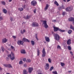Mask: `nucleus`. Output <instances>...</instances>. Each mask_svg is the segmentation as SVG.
<instances>
[{"mask_svg":"<svg viewBox=\"0 0 74 74\" xmlns=\"http://www.w3.org/2000/svg\"><path fill=\"white\" fill-rule=\"evenodd\" d=\"M54 28V32H57V31H59L60 32H64L65 30H62L59 28V27H53Z\"/></svg>","mask_w":74,"mask_h":74,"instance_id":"obj_1","label":"nucleus"},{"mask_svg":"<svg viewBox=\"0 0 74 74\" xmlns=\"http://www.w3.org/2000/svg\"><path fill=\"white\" fill-rule=\"evenodd\" d=\"M10 56V59L12 60H13L15 59V56L14 54L12 53H11L10 54H9Z\"/></svg>","mask_w":74,"mask_h":74,"instance_id":"obj_2","label":"nucleus"},{"mask_svg":"<svg viewBox=\"0 0 74 74\" xmlns=\"http://www.w3.org/2000/svg\"><path fill=\"white\" fill-rule=\"evenodd\" d=\"M55 34L54 37L55 38V40H57V41H58V40L60 39V36H59V35L58 34Z\"/></svg>","mask_w":74,"mask_h":74,"instance_id":"obj_3","label":"nucleus"},{"mask_svg":"<svg viewBox=\"0 0 74 74\" xmlns=\"http://www.w3.org/2000/svg\"><path fill=\"white\" fill-rule=\"evenodd\" d=\"M32 27H38L39 26L38 23L36 22H33L32 24Z\"/></svg>","mask_w":74,"mask_h":74,"instance_id":"obj_4","label":"nucleus"},{"mask_svg":"<svg viewBox=\"0 0 74 74\" xmlns=\"http://www.w3.org/2000/svg\"><path fill=\"white\" fill-rule=\"evenodd\" d=\"M31 4L32 5L35 6L37 4V2L34 0L33 1L31 2Z\"/></svg>","mask_w":74,"mask_h":74,"instance_id":"obj_5","label":"nucleus"},{"mask_svg":"<svg viewBox=\"0 0 74 74\" xmlns=\"http://www.w3.org/2000/svg\"><path fill=\"white\" fill-rule=\"evenodd\" d=\"M66 11H67L68 12H69L70 11H71L72 10H73V8H70V7H68L66 8L65 9Z\"/></svg>","mask_w":74,"mask_h":74,"instance_id":"obj_6","label":"nucleus"},{"mask_svg":"<svg viewBox=\"0 0 74 74\" xmlns=\"http://www.w3.org/2000/svg\"><path fill=\"white\" fill-rule=\"evenodd\" d=\"M17 43L19 45H23V42L22 40H18Z\"/></svg>","mask_w":74,"mask_h":74,"instance_id":"obj_7","label":"nucleus"},{"mask_svg":"<svg viewBox=\"0 0 74 74\" xmlns=\"http://www.w3.org/2000/svg\"><path fill=\"white\" fill-rule=\"evenodd\" d=\"M49 64L48 63L46 64L45 65V66H44L45 70H47L49 69Z\"/></svg>","mask_w":74,"mask_h":74,"instance_id":"obj_8","label":"nucleus"},{"mask_svg":"<svg viewBox=\"0 0 74 74\" xmlns=\"http://www.w3.org/2000/svg\"><path fill=\"white\" fill-rule=\"evenodd\" d=\"M42 57H45V54H46V53H45V49L44 48H43L42 50Z\"/></svg>","mask_w":74,"mask_h":74,"instance_id":"obj_9","label":"nucleus"},{"mask_svg":"<svg viewBox=\"0 0 74 74\" xmlns=\"http://www.w3.org/2000/svg\"><path fill=\"white\" fill-rule=\"evenodd\" d=\"M22 41L23 42V43L24 42H30V40L25 38H23L22 40Z\"/></svg>","mask_w":74,"mask_h":74,"instance_id":"obj_10","label":"nucleus"},{"mask_svg":"<svg viewBox=\"0 0 74 74\" xmlns=\"http://www.w3.org/2000/svg\"><path fill=\"white\" fill-rule=\"evenodd\" d=\"M33 68L31 67H29V68L28 69V71H29V73H32V71H33Z\"/></svg>","mask_w":74,"mask_h":74,"instance_id":"obj_11","label":"nucleus"},{"mask_svg":"<svg viewBox=\"0 0 74 74\" xmlns=\"http://www.w3.org/2000/svg\"><path fill=\"white\" fill-rule=\"evenodd\" d=\"M30 18V16L28 15H27V16H26V17L24 16V19H25L26 20V19H29Z\"/></svg>","mask_w":74,"mask_h":74,"instance_id":"obj_12","label":"nucleus"},{"mask_svg":"<svg viewBox=\"0 0 74 74\" xmlns=\"http://www.w3.org/2000/svg\"><path fill=\"white\" fill-rule=\"evenodd\" d=\"M45 39L46 41H47V42H49L50 40L49 37L45 36Z\"/></svg>","mask_w":74,"mask_h":74,"instance_id":"obj_13","label":"nucleus"},{"mask_svg":"<svg viewBox=\"0 0 74 74\" xmlns=\"http://www.w3.org/2000/svg\"><path fill=\"white\" fill-rule=\"evenodd\" d=\"M67 44L68 45H70L71 44V40L69 39L67 42Z\"/></svg>","mask_w":74,"mask_h":74,"instance_id":"obj_14","label":"nucleus"},{"mask_svg":"<svg viewBox=\"0 0 74 74\" xmlns=\"http://www.w3.org/2000/svg\"><path fill=\"white\" fill-rule=\"evenodd\" d=\"M7 39L6 38H3L2 39V42H3L4 43H5L7 42Z\"/></svg>","mask_w":74,"mask_h":74,"instance_id":"obj_15","label":"nucleus"},{"mask_svg":"<svg viewBox=\"0 0 74 74\" xmlns=\"http://www.w3.org/2000/svg\"><path fill=\"white\" fill-rule=\"evenodd\" d=\"M25 32L26 30H25V29H23V31L22 30H21V34H24V33H25Z\"/></svg>","mask_w":74,"mask_h":74,"instance_id":"obj_16","label":"nucleus"},{"mask_svg":"<svg viewBox=\"0 0 74 74\" xmlns=\"http://www.w3.org/2000/svg\"><path fill=\"white\" fill-rule=\"evenodd\" d=\"M10 55H8V57H7L6 58V60L7 61H8L9 59H10Z\"/></svg>","mask_w":74,"mask_h":74,"instance_id":"obj_17","label":"nucleus"},{"mask_svg":"<svg viewBox=\"0 0 74 74\" xmlns=\"http://www.w3.org/2000/svg\"><path fill=\"white\" fill-rule=\"evenodd\" d=\"M23 74H27V72L26 70L25 69L23 70Z\"/></svg>","mask_w":74,"mask_h":74,"instance_id":"obj_18","label":"nucleus"},{"mask_svg":"<svg viewBox=\"0 0 74 74\" xmlns=\"http://www.w3.org/2000/svg\"><path fill=\"white\" fill-rule=\"evenodd\" d=\"M21 53H26V52L25 50H21Z\"/></svg>","mask_w":74,"mask_h":74,"instance_id":"obj_19","label":"nucleus"},{"mask_svg":"<svg viewBox=\"0 0 74 74\" xmlns=\"http://www.w3.org/2000/svg\"><path fill=\"white\" fill-rule=\"evenodd\" d=\"M48 7H49V5H48V4H47L46 5V7L45 8V10H48Z\"/></svg>","mask_w":74,"mask_h":74,"instance_id":"obj_20","label":"nucleus"},{"mask_svg":"<svg viewBox=\"0 0 74 74\" xmlns=\"http://www.w3.org/2000/svg\"><path fill=\"white\" fill-rule=\"evenodd\" d=\"M3 12L4 13V14H6V13H7V10H6V9H3Z\"/></svg>","mask_w":74,"mask_h":74,"instance_id":"obj_21","label":"nucleus"},{"mask_svg":"<svg viewBox=\"0 0 74 74\" xmlns=\"http://www.w3.org/2000/svg\"><path fill=\"white\" fill-rule=\"evenodd\" d=\"M35 37L36 39H37V41H38V38H37V33L35 34Z\"/></svg>","mask_w":74,"mask_h":74,"instance_id":"obj_22","label":"nucleus"},{"mask_svg":"<svg viewBox=\"0 0 74 74\" xmlns=\"http://www.w3.org/2000/svg\"><path fill=\"white\" fill-rule=\"evenodd\" d=\"M18 10L20 11H22L23 10V8H18Z\"/></svg>","mask_w":74,"mask_h":74,"instance_id":"obj_23","label":"nucleus"},{"mask_svg":"<svg viewBox=\"0 0 74 74\" xmlns=\"http://www.w3.org/2000/svg\"><path fill=\"white\" fill-rule=\"evenodd\" d=\"M37 55L38 56H39L40 55V50L38 49H37Z\"/></svg>","mask_w":74,"mask_h":74,"instance_id":"obj_24","label":"nucleus"},{"mask_svg":"<svg viewBox=\"0 0 74 74\" xmlns=\"http://www.w3.org/2000/svg\"><path fill=\"white\" fill-rule=\"evenodd\" d=\"M1 49H2V51L3 52L5 50V49H4V47L2 46L1 47Z\"/></svg>","mask_w":74,"mask_h":74,"instance_id":"obj_25","label":"nucleus"},{"mask_svg":"<svg viewBox=\"0 0 74 74\" xmlns=\"http://www.w3.org/2000/svg\"><path fill=\"white\" fill-rule=\"evenodd\" d=\"M72 30H71V29H69L68 31V33L69 34H70L71 33H72Z\"/></svg>","mask_w":74,"mask_h":74,"instance_id":"obj_26","label":"nucleus"},{"mask_svg":"<svg viewBox=\"0 0 74 74\" xmlns=\"http://www.w3.org/2000/svg\"><path fill=\"white\" fill-rule=\"evenodd\" d=\"M8 67L9 68H12V66H11V65L10 64H8Z\"/></svg>","mask_w":74,"mask_h":74,"instance_id":"obj_27","label":"nucleus"},{"mask_svg":"<svg viewBox=\"0 0 74 74\" xmlns=\"http://www.w3.org/2000/svg\"><path fill=\"white\" fill-rule=\"evenodd\" d=\"M42 21L43 22V24H44V25H45L46 24H47L46 21Z\"/></svg>","mask_w":74,"mask_h":74,"instance_id":"obj_28","label":"nucleus"},{"mask_svg":"<svg viewBox=\"0 0 74 74\" xmlns=\"http://www.w3.org/2000/svg\"><path fill=\"white\" fill-rule=\"evenodd\" d=\"M68 48L69 50V51H71V47H70V46H68Z\"/></svg>","mask_w":74,"mask_h":74,"instance_id":"obj_29","label":"nucleus"},{"mask_svg":"<svg viewBox=\"0 0 74 74\" xmlns=\"http://www.w3.org/2000/svg\"><path fill=\"white\" fill-rule=\"evenodd\" d=\"M44 26H45V28H47V27H48V26L47 25V24H45Z\"/></svg>","mask_w":74,"mask_h":74,"instance_id":"obj_30","label":"nucleus"},{"mask_svg":"<svg viewBox=\"0 0 74 74\" xmlns=\"http://www.w3.org/2000/svg\"><path fill=\"white\" fill-rule=\"evenodd\" d=\"M54 3L57 6H58V5H59V4L58 3V2H57V1H55L54 2Z\"/></svg>","mask_w":74,"mask_h":74,"instance_id":"obj_31","label":"nucleus"},{"mask_svg":"<svg viewBox=\"0 0 74 74\" xmlns=\"http://www.w3.org/2000/svg\"><path fill=\"white\" fill-rule=\"evenodd\" d=\"M31 42L32 45H34V41L32 40Z\"/></svg>","mask_w":74,"mask_h":74,"instance_id":"obj_32","label":"nucleus"},{"mask_svg":"<svg viewBox=\"0 0 74 74\" xmlns=\"http://www.w3.org/2000/svg\"><path fill=\"white\" fill-rule=\"evenodd\" d=\"M52 73L54 74H58V73L56 71H53Z\"/></svg>","mask_w":74,"mask_h":74,"instance_id":"obj_33","label":"nucleus"},{"mask_svg":"<svg viewBox=\"0 0 74 74\" xmlns=\"http://www.w3.org/2000/svg\"><path fill=\"white\" fill-rule=\"evenodd\" d=\"M61 66H62V67H63V66H64V63H62V62H61Z\"/></svg>","mask_w":74,"mask_h":74,"instance_id":"obj_34","label":"nucleus"},{"mask_svg":"<svg viewBox=\"0 0 74 74\" xmlns=\"http://www.w3.org/2000/svg\"><path fill=\"white\" fill-rule=\"evenodd\" d=\"M53 69V66L51 67L50 69V71H52Z\"/></svg>","mask_w":74,"mask_h":74,"instance_id":"obj_35","label":"nucleus"},{"mask_svg":"<svg viewBox=\"0 0 74 74\" xmlns=\"http://www.w3.org/2000/svg\"><path fill=\"white\" fill-rule=\"evenodd\" d=\"M19 64H23V62L22 61H20L19 62Z\"/></svg>","mask_w":74,"mask_h":74,"instance_id":"obj_36","label":"nucleus"},{"mask_svg":"<svg viewBox=\"0 0 74 74\" xmlns=\"http://www.w3.org/2000/svg\"><path fill=\"white\" fill-rule=\"evenodd\" d=\"M1 3L2 4H3V5H5V2L4 1H3L1 2Z\"/></svg>","mask_w":74,"mask_h":74,"instance_id":"obj_37","label":"nucleus"},{"mask_svg":"<svg viewBox=\"0 0 74 74\" xmlns=\"http://www.w3.org/2000/svg\"><path fill=\"white\" fill-rule=\"evenodd\" d=\"M3 18L2 16H0V21H2V20H3Z\"/></svg>","mask_w":74,"mask_h":74,"instance_id":"obj_38","label":"nucleus"},{"mask_svg":"<svg viewBox=\"0 0 74 74\" xmlns=\"http://www.w3.org/2000/svg\"><path fill=\"white\" fill-rule=\"evenodd\" d=\"M10 20L11 22H12V21H13V18L11 17H10Z\"/></svg>","mask_w":74,"mask_h":74,"instance_id":"obj_39","label":"nucleus"},{"mask_svg":"<svg viewBox=\"0 0 74 74\" xmlns=\"http://www.w3.org/2000/svg\"><path fill=\"white\" fill-rule=\"evenodd\" d=\"M58 10H59V11H60V10H62V9L61 7H58Z\"/></svg>","mask_w":74,"mask_h":74,"instance_id":"obj_40","label":"nucleus"},{"mask_svg":"<svg viewBox=\"0 0 74 74\" xmlns=\"http://www.w3.org/2000/svg\"><path fill=\"white\" fill-rule=\"evenodd\" d=\"M27 62H31V61L30 60V59H28L27 60Z\"/></svg>","mask_w":74,"mask_h":74,"instance_id":"obj_41","label":"nucleus"},{"mask_svg":"<svg viewBox=\"0 0 74 74\" xmlns=\"http://www.w3.org/2000/svg\"><path fill=\"white\" fill-rule=\"evenodd\" d=\"M48 60L49 63H51V59L50 58H49L48 59Z\"/></svg>","mask_w":74,"mask_h":74,"instance_id":"obj_42","label":"nucleus"},{"mask_svg":"<svg viewBox=\"0 0 74 74\" xmlns=\"http://www.w3.org/2000/svg\"><path fill=\"white\" fill-rule=\"evenodd\" d=\"M3 66L5 67H8V64H3Z\"/></svg>","mask_w":74,"mask_h":74,"instance_id":"obj_43","label":"nucleus"},{"mask_svg":"<svg viewBox=\"0 0 74 74\" xmlns=\"http://www.w3.org/2000/svg\"><path fill=\"white\" fill-rule=\"evenodd\" d=\"M65 14H66V12H62V15H64V16L65 15Z\"/></svg>","mask_w":74,"mask_h":74,"instance_id":"obj_44","label":"nucleus"},{"mask_svg":"<svg viewBox=\"0 0 74 74\" xmlns=\"http://www.w3.org/2000/svg\"><path fill=\"white\" fill-rule=\"evenodd\" d=\"M61 7L62 8V9H64V8H64V6L63 5H62V6H61Z\"/></svg>","mask_w":74,"mask_h":74,"instance_id":"obj_45","label":"nucleus"},{"mask_svg":"<svg viewBox=\"0 0 74 74\" xmlns=\"http://www.w3.org/2000/svg\"><path fill=\"white\" fill-rule=\"evenodd\" d=\"M60 46L59 45H58L57 46V48H58V49H60L61 48Z\"/></svg>","mask_w":74,"mask_h":74,"instance_id":"obj_46","label":"nucleus"},{"mask_svg":"<svg viewBox=\"0 0 74 74\" xmlns=\"http://www.w3.org/2000/svg\"><path fill=\"white\" fill-rule=\"evenodd\" d=\"M24 66L25 67H27V65L26 64H24Z\"/></svg>","mask_w":74,"mask_h":74,"instance_id":"obj_47","label":"nucleus"},{"mask_svg":"<svg viewBox=\"0 0 74 74\" xmlns=\"http://www.w3.org/2000/svg\"><path fill=\"white\" fill-rule=\"evenodd\" d=\"M11 49H14V47L13 46H11Z\"/></svg>","mask_w":74,"mask_h":74,"instance_id":"obj_48","label":"nucleus"},{"mask_svg":"<svg viewBox=\"0 0 74 74\" xmlns=\"http://www.w3.org/2000/svg\"><path fill=\"white\" fill-rule=\"evenodd\" d=\"M23 60L24 61V62H25L26 60V58H24L23 59Z\"/></svg>","mask_w":74,"mask_h":74,"instance_id":"obj_49","label":"nucleus"},{"mask_svg":"<svg viewBox=\"0 0 74 74\" xmlns=\"http://www.w3.org/2000/svg\"><path fill=\"white\" fill-rule=\"evenodd\" d=\"M52 21L53 22H56V20H52Z\"/></svg>","mask_w":74,"mask_h":74,"instance_id":"obj_50","label":"nucleus"},{"mask_svg":"<svg viewBox=\"0 0 74 74\" xmlns=\"http://www.w3.org/2000/svg\"><path fill=\"white\" fill-rule=\"evenodd\" d=\"M34 13H36V9H35L34 10Z\"/></svg>","mask_w":74,"mask_h":74,"instance_id":"obj_51","label":"nucleus"},{"mask_svg":"<svg viewBox=\"0 0 74 74\" xmlns=\"http://www.w3.org/2000/svg\"><path fill=\"white\" fill-rule=\"evenodd\" d=\"M13 37L14 39H15L16 38V36H13Z\"/></svg>","mask_w":74,"mask_h":74,"instance_id":"obj_52","label":"nucleus"},{"mask_svg":"<svg viewBox=\"0 0 74 74\" xmlns=\"http://www.w3.org/2000/svg\"><path fill=\"white\" fill-rule=\"evenodd\" d=\"M22 7H23V8H25V5H22Z\"/></svg>","mask_w":74,"mask_h":74,"instance_id":"obj_53","label":"nucleus"},{"mask_svg":"<svg viewBox=\"0 0 74 74\" xmlns=\"http://www.w3.org/2000/svg\"><path fill=\"white\" fill-rule=\"evenodd\" d=\"M71 71H68V73H71Z\"/></svg>","mask_w":74,"mask_h":74,"instance_id":"obj_54","label":"nucleus"},{"mask_svg":"<svg viewBox=\"0 0 74 74\" xmlns=\"http://www.w3.org/2000/svg\"><path fill=\"white\" fill-rule=\"evenodd\" d=\"M8 50L9 51H11V49H10V48H8Z\"/></svg>","mask_w":74,"mask_h":74,"instance_id":"obj_55","label":"nucleus"},{"mask_svg":"<svg viewBox=\"0 0 74 74\" xmlns=\"http://www.w3.org/2000/svg\"><path fill=\"white\" fill-rule=\"evenodd\" d=\"M70 1V0H67V2H69V1Z\"/></svg>","mask_w":74,"mask_h":74,"instance_id":"obj_56","label":"nucleus"},{"mask_svg":"<svg viewBox=\"0 0 74 74\" xmlns=\"http://www.w3.org/2000/svg\"><path fill=\"white\" fill-rule=\"evenodd\" d=\"M12 0H9V2H11V1H12Z\"/></svg>","mask_w":74,"mask_h":74,"instance_id":"obj_57","label":"nucleus"},{"mask_svg":"<svg viewBox=\"0 0 74 74\" xmlns=\"http://www.w3.org/2000/svg\"><path fill=\"white\" fill-rule=\"evenodd\" d=\"M63 1H64V2H66V0H63Z\"/></svg>","mask_w":74,"mask_h":74,"instance_id":"obj_58","label":"nucleus"},{"mask_svg":"<svg viewBox=\"0 0 74 74\" xmlns=\"http://www.w3.org/2000/svg\"><path fill=\"white\" fill-rule=\"evenodd\" d=\"M2 70V69H1V67H0V70Z\"/></svg>","mask_w":74,"mask_h":74,"instance_id":"obj_59","label":"nucleus"},{"mask_svg":"<svg viewBox=\"0 0 74 74\" xmlns=\"http://www.w3.org/2000/svg\"><path fill=\"white\" fill-rule=\"evenodd\" d=\"M70 53H71V54H72V53H72V52H71H71H70Z\"/></svg>","mask_w":74,"mask_h":74,"instance_id":"obj_60","label":"nucleus"},{"mask_svg":"<svg viewBox=\"0 0 74 74\" xmlns=\"http://www.w3.org/2000/svg\"><path fill=\"white\" fill-rule=\"evenodd\" d=\"M38 74H42V73H38Z\"/></svg>","mask_w":74,"mask_h":74,"instance_id":"obj_61","label":"nucleus"},{"mask_svg":"<svg viewBox=\"0 0 74 74\" xmlns=\"http://www.w3.org/2000/svg\"><path fill=\"white\" fill-rule=\"evenodd\" d=\"M23 1H26V0H23Z\"/></svg>","mask_w":74,"mask_h":74,"instance_id":"obj_62","label":"nucleus"},{"mask_svg":"<svg viewBox=\"0 0 74 74\" xmlns=\"http://www.w3.org/2000/svg\"><path fill=\"white\" fill-rule=\"evenodd\" d=\"M57 13H59V12H57Z\"/></svg>","mask_w":74,"mask_h":74,"instance_id":"obj_63","label":"nucleus"},{"mask_svg":"<svg viewBox=\"0 0 74 74\" xmlns=\"http://www.w3.org/2000/svg\"><path fill=\"white\" fill-rule=\"evenodd\" d=\"M1 15V13H0V16Z\"/></svg>","mask_w":74,"mask_h":74,"instance_id":"obj_64","label":"nucleus"}]
</instances>
